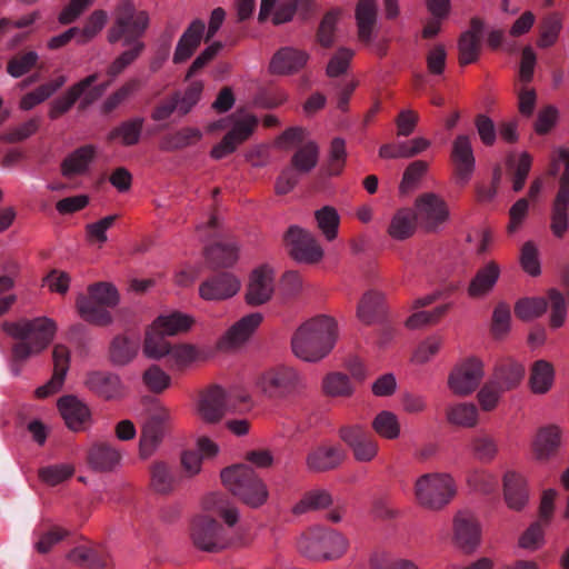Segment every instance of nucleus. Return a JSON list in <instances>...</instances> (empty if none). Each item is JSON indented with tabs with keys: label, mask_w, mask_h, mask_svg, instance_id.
I'll use <instances>...</instances> for the list:
<instances>
[{
	"label": "nucleus",
	"mask_w": 569,
	"mask_h": 569,
	"mask_svg": "<svg viewBox=\"0 0 569 569\" xmlns=\"http://www.w3.org/2000/svg\"><path fill=\"white\" fill-rule=\"evenodd\" d=\"M337 339L338 323L335 318L318 315L297 329L291 339V348L297 358L317 362L330 353Z\"/></svg>",
	"instance_id": "f257e3e1"
},
{
	"label": "nucleus",
	"mask_w": 569,
	"mask_h": 569,
	"mask_svg": "<svg viewBox=\"0 0 569 569\" xmlns=\"http://www.w3.org/2000/svg\"><path fill=\"white\" fill-rule=\"evenodd\" d=\"M1 327L8 336L18 340L12 348V353L20 361L44 351L52 342L58 329L56 321L44 316L6 321Z\"/></svg>",
	"instance_id": "f03ea898"
},
{
	"label": "nucleus",
	"mask_w": 569,
	"mask_h": 569,
	"mask_svg": "<svg viewBox=\"0 0 569 569\" xmlns=\"http://www.w3.org/2000/svg\"><path fill=\"white\" fill-rule=\"evenodd\" d=\"M220 477L226 489L251 509L261 508L270 498L267 483L248 465L240 463L224 468Z\"/></svg>",
	"instance_id": "7ed1b4c3"
},
{
	"label": "nucleus",
	"mask_w": 569,
	"mask_h": 569,
	"mask_svg": "<svg viewBox=\"0 0 569 569\" xmlns=\"http://www.w3.org/2000/svg\"><path fill=\"white\" fill-rule=\"evenodd\" d=\"M297 550L303 557L326 562L341 558L348 550V539L340 532L326 527H311L296 541Z\"/></svg>",
	"instance_id": "20e7f679"
},
{
	"label": "nucleus",
	"mask_w": 569,
	"mask_h": 569,
	"mask_svg": "<svg viewBox=\"0 0 569 569\" xmlns=\"http://www.w3.org/2000/svg\"><path fill=\"white\" fill-rule=\"evenodd\" d=\"M236 396L231 390L228 391L220 386H211L198 392L192 401V415L194 418L209 426L219 423L229 410L236 408ZM240 401H246L247 397H239Z\"/></svg>",
	"instance_id": "39448f33"
},
{
	"label": "nucleus",
	"mask_w": 569,
	"mask_h": 569,
	"mask_svg": "<svg viewBox=\"0 0 569 569\" xmlns=\"http://www.w3.org/2000/svg\"><path fill=\"white\" fill-rule=\"evenodd\" d=\"M149 26V16L146 11H137L130 0H122L114 10L113 24L108 30V41L116 43L120 40L123 46L136 47Z\"/></svg>",
	"instance_id": "423d86ee"
},
{
	"label": "nucleus",
	"mask_w": 569,
	"mask_h": 569,
	"mask_svg": "<svg viewBox=\"0 0 569 569\" xmlns=\"http://www.w3.org/2000/svg\"><path fill=\"white\" fill-rule=\"evenodd\" d=\"M456 495V486L448 473H426L415 482V497L423 508L439 510Z\"/></svg>",
	"instance_id": "0eeeda50"
},
{
	"label": "nucleus",
	"mask_w": 569,
	"mask_h": 569,
	"mask_svg": "<svg viewBox=\"0 0 569 569\" xmlns=\"http://www.w3.org/2000/svg\"><path fill=\"white\" fill-rule=\"evenodd\" d=\"M565 162V170L560 177V188L556 196L551 212V231L555 237L562 238L568 230L569 207V149L558 148L553 151L549 173L556 176L559 171V162Z\"/></svg>",
	"instance_id": "6e6552de"
},
{
	"label": "nucleus",
	"mask_w": 569,
	"mask_h": 569,
	"mask_svg": "<svg viewBox=\"0 0 569 569\" xmlns=\"http://www.w3.org/2000/svg\"><path fill=\"white\" fill-rule=\"evenodd\" d=\"M486 376L483 361L469 356L458 360L447 377V387L453 396H471L481 385Z\"/></svg>",
	"instance_id": "1a4fd4ad"
},
{
	"label": "nucleus",
	"mask_w": 569,
	"mask_h": 569,
	"mask_svg": "<svg viewBox=\"0 0 569 569\" xmlns=\"http://www.w3.org/2000/svg\"><path fill=\"white\" fill-rule=\"evenodd\" d=\"M256 387L270 398H282L305 388L298 371L288 366H274L263 370L256 379Z\"/></svg>",
	"instance_id": "9d476101"
},
{
	"label": "nucleus",
	"mask_w": 569,
	"mask_h": 569,
	"mask_svg": "<svg viewBox=\"0 0 569 569\" xmlns=\"http://www.w3.org/2000/svg\"><path fill=\"white\" fill-rule=\"evenodd\" d=\"M190 539L197 549L207 552H218L231 545L223 527L209 515H199L192 519Z\"/></svg>",
	"instance_id": "9b49d317"
},
{
	"label": "nucleus",
	"mask_w": 569,
	"mask_h": 569,
	"mask_svg": "<svg viewBox=\"0 0 569 569\" xmlns=\"http://www.w3.org/2000/svg\"><path fill=\"white\" fill-rule=\"evenodd\" d=\"M415 213L429 232L440 230L449 220V208L440 196L433 192L420 194L415 201Z\"/></svg>",
	"instance_id": "f8f14e48"
},
{
	"label": "nucleus",
	"mask_w": 569,
	"mask_h": 569,
	"mask_svg": "<svg viewBox=\"0 0 569 569\" xmlns=\"http://www.w3.org/2000/svg\"><path fill=\"white\" fill-rule=\"evenodd\" d=\"M287 243L291 257L300 263H316L323 257V250L313 234L298 226L288 229Z\"/></svg>",
	"instance_id": "ddd939ff"
},
{
	"label": "nucleus",
	"mask_w": 569,
	"mask_h": 569,
	"mask_svg": "<svg viewBox=\"0 0 569 569\" xmlns=\"http://www.w3.org/2000/svg\"><path fill=\"white\" fill-rule=\"evenodd\" d=\"M357 34L360 42L371 46L375 53L383 56V44H373L377 36V6L375 0H359L356 8Z\"/></svg>",
	"instance_id": "4468645a"
},
{
	"label": "nucleus",
	"mask_w": 569,
	"mask_h": 569,
	"mask_svg": "<svg viewBox=\"0 0 569 569\" xmlns=\"http://www.w3.org/2000/svg\"><path fill=\"white\" fill-rule=\"evenodd\" d=\"M260 312L246 315L233 323L219 339L218 347L221 350H236L249 341L262 322Z\"/></svg>",
	"instance_id": "2eb2a0df"
},
{
	"label": "nucleus",
	"mask_w": 569,
	"mask_h": 569,
	"mask_svg": "<svg viewBox=\"0 0 569 569\" xmlns=\"http://www.w3.org/2000/svg\"><path fill=\"white\" fill-rule=\"evenodd\" d=\"M257 123V118L250 113L240 116L236 120L233 128L223 137L221 142L212 148L211 157L219 160L232 153L238 144L251 136Z\"/></svg>",
	"instance_id": "dca6fc26"
},
{
	"label": "nucleus",
	"mask_w": 569,
	"mask_h": 569,
	"mask_svg": "<svg viewBox=\"0 0 569 569\" xmlns=\"http://www.w3.org/2000/svg\"><path fill=\"white\" fill-rule=\"evenodd\" d=\"M451 160L455 164L457 183L465 186L471 179L475 170V157L470 138L458 136L452 142Z\"/></svg>",
	"instance_id": "f3484780"
},
{
	"label": "nucleus",
	"mask_w": 569,
	"mask_h": 569,
	"mask_svg": "<svg viewBox=\"0 0 569 569\" xmlns=\"http://www.w3.org/2000/svg\"><path fill=\"white\" fill-rule=\"evenodd\" d=\"M58 410L66 426L72 431L84 430L91 422V411L87 403L73 395L59 398Z\"/></svg>",
	"instance_id": "a211bd4d"
},
{
	"label": "nucleus",
	"mask_w": 569,
	"mask_h": 569,
	"mask_svg": "<svg viewBox=\"0 0 569 569\" xmlns=\"http://www.w3.org/2000/svg\"><path fill=\"white\" fill-rule=\"evenodd\" d=\"M274 291V272L268 266H261L251 273L246 300L251 306H260L270 300Z\"/></svg>",
	"instance_id": "6ab92c4d"
},
{
	"label": "nucleus",
	"mask_w": 569,
	"mask_h": 569,
	"mask_svg": "<svg viewBox=\"0 0 569 569\" xmlns=\"http://www.w3.org/2000/svg\"><path fill=\"white\" fill-rule=\"evenodd\" d=\"M456 543L466 552L475 551L481 541V526L469 512H459L453 520Z\"/></svg>",
	"instance_id": "aec40b11"
},
{
	"label": "nucleus",
	"mask_w": 569,
	"mask_h": 569,
	"mask_svg": "<svg viewBox=\"0 0 569 569\" xmlns=\"http://www.w3.org/2000/svg\"><path fill=\"white\" fill-rule=\"evenodd\" d=\"M345 459V452L338 445H320L306 456V467L311 472H326L336 469Z\"/></svg>",
	"instance_id": "412c9836"
},
{
	"label": "nucleus",
	"mask_w": 569,
	"mask_h": 569,
	"mask_svg": "<svg viewBox=\"0 0 569 569\" xmlns=\"http://www.w3.org/2000/svg\"><path fill=\"white\" fill-rule=\"evenodd\" d=\"M53 375L51 379L43 386L36 389L38 398H46L58 392L64 382L66 375L70 365V350L64 345H56L52 351Z\"/></svg>",
	"instance_id": "4be33fe9"
},
{
	"label": "nucleus",
	"mask_w": 569,
	"mask_h": 569,
	"mask_svg": "<svg viewBox=\"0 0 569 569\" xmlns=\"http://www.w3.org/2000/svg\"><path fill=\"white\" fill-rule=\"evenodd\" d=\"M503 498L509 509L522 510L529 501L528 482L523 475L509 470L502 478Z\"/></svg>",
	"instance_id": "5701e85b"
},
{
	"label": "nucleus",
	"mask_w": 569,
	"mask_h": 569,
	"mask_svg": "<svg viewBox=\"0 0 569 569\" xmlns=\"http://www.w3.org/2000/svg\"><path fill=\"white\" fill-rule=\"evenodd\" d=\"M239 290L240 281L233 274L224 272L202 282L199 295L204 300H223L233 297Z\"/></svg>",
	"instance_id": "b1692460"
},
{
	"label": "nucleus",
	"mask_w": 569,
	"mask_h": 569,
	"mask_svg": "<svg viewBox=\"0 0 569 569\" xmlns=\"http://www.w3.org/2000/svg\"><path fill=\"white\" fill-rule=\"evenodd\" d=\"M309 59V54L300 49L284 47L278 50L271 58L269 69L274 74H291L302 69Z\"/></svg>",
	"instance_id": "393cba45"
},
{
	"label": "nucleus",
	"mask_w": 569,
	"mask_h": 569,
	"mask_svg": "<svg viewBox=\"0 0 569 569\" xmlns=\"http://www.w3.org/2000/svg\"><path fill=\"white\" fill-rule=\"evenodd\" d=\"M449 425L463 429H472L479 423V409L473 402L457 401L449 403L445 410Z\"/></svg>",
	"instance_id": "a878e982"
},
{
	"label": "nucleus",
	"mask_w": 569,
	"mask_h": 569,
	"mask_svg": "<svg viewBox=\"0 0 569 569\" xmlns=\"http://www.w3.org/2000/svg\"><path fill=\"white\" fill-rule=\"evenodd\" d=\"M500 277V267L495 261L487 262L480 268L468 287V295L471 298H482L487 296L496 286Z\"/></svg>",
	"instance_id": "bb28decb"
},
{
	"label": "nucleus",
	"mask_w": 569,
	"mask_h": 569,
	"mask_svg": "<svg viewBox=\"0 0 569 569\" xmlns=\"http://www.w3.org/2000/svg\"><path fill=\"white\" fill-rule=\"evenodd\" d=\"M204 31V23L201 20H194L183 32L178 41L173 53V62L181 63L187 61L199 47Z\"/></svg>",
	"instance_id": "cd10ccee"
},
{
	"label": "nucleus",
	"mask_w": 569,
	"mask_h": 569,
	"mask_svg": "<svg viewBox=\"0 0 569 569\" xmlns=\"http://www.w3.org/2000/svg\"><path fill=\"white\" fill-rule=\"evenodd\" d=\"M467 449L470 456L481 463H491L499 453L497 439L485 432L471 436Z\"/></svg>",
	"instance_id": "c85d7f7f"
},
{
	"label": "nucleus",
	"mask_w": 569,
	"mask_h": 569,
	"mask_svg": "<svg viewBox=\"0 0 569 569\" xmlns=\"http://www.w3.org/2000/svg\"><path fill=\"white\" fill-rule=\"evenodd\" d=\"M417 214L410 208L397 210L390 219L387 233L397 241H405L413 236L417 226Z\"/></svg>",
	"instance_id": "c756f323"
},
{
	"label": "nucleus",
	"mask_w": 569,
	"mask_h": 569,
	"mask_svg": "<svg viewBox=\"0 0 569 569\" xmlns=\"http://www.w3.org/2000/svg\"><path fill=\"white\" fill-rule=\"evenodd\" d=\"M86 386L106 399H113L122 393V385L116 375L92 371L86 379Z\"/></svg>",
	"instance_id": "7c9ffc66"
},
{
	"label": "nucleus",
	"mask_w": 569,
	"mask_h": 569,
	"mask_svg": "<svg viewBox=\"0 0 569 569\" xmlns=\"http://www.w3.org/2000/svg\"><path fill=\"white\" fill-rule=\"evenodd\" d=\"M385 296L380 291L369 290L361 297L357 307V317L365 325L376 322L385 315Z\"/></svg>",
	"instance_id": "2f4dec72"
},
{
	"label": "nucleus",
	"mask_w": 569,
	"mask_h": 569,
	"mask_svg": "<svg viewBox=\"0 0 569 569\" xmlns=\"http://www.w3.org/2000/svg\"><path fill=\"white\" fill-rule=\"evenodd\" d=\"M555 368L551 362L540 359L532 363L529 375V387L535 395H546L555 382Z\"/></svg>",
	"instance_id": "473e14b6"
},
{
	"label": "nucleus",
	"mask_w": 569,
	"mask_h": 569,
	"mask_svg": "<svg viewBox=\"0 0 569 569\" xmlns=\"http://www.w3.org/2000/svg\"><path fill=\"white\" fill-rule=\"evenodd\" d=\"M151 325L152 330H158L166 336H176L189 331L194 325V318L191 315L176 311L157 317Z\"/></svg>",
	"instance_id": "72a5a7b5"
},
{
	"label": "nucleus",
	"mask_w": 569,
	"mask_h": 569,
	"mask_svg": "<svg viewBox=\"0 0 569 569\" xmlns=\"http://www.w3.org/2000/svg\"><path fill=\"white\" fill-rule=\"evenodd\" d=\"M203 508L220 517L228 527H233L240 518L239 508L220 493H210L203 499Z\"/></svg>",
	"instance_id": "f704fd0d"
},
{
	"label": "nucleus",
	"mask_w": 569,
	"mask_h": 569,
	"mask_svg": "<svg viewBox=\"0 0 569 569\" xmlns=\"http://www.w3.org/2000/svg\"><path fill=\"white\" fill-rule=\"evenodd\" d=\"M525 372L522 363L512 359H505L495 367L491 378L498 381L506 391H509L521 383Z\"/></svg>",
	"instance_id": "c9c22d12"
},
{
	"label": "nucleus",
	"mask_w": 569,
	"mask_h": 569,
	"mask_svg": "<svg viewBox=\"0 0 569 569\" xmlns=\"http://www.w3.org/2000/svg\"><path fill=\"white\" fill-rule=\"evenodd\" d=\"M76 308L79 316L91 325L108 326L112 322V317L107 308L98 305L89 293L77 297Z\"/></svg>",
	"instance_id": "e433bc0d"
},
{
	"label": "nucleus",
	"mask_w": 569,
	"mask_h": 569,
	"mask_svg": "<svg viewBox=\"0 0 569 569\" xmlns=\"http://www.w3.org/2000/svg\"><path fill=\"white\" fill-rule=\"evenodd\" d=\"M88 460L94 470L110 471L120 465L121 452L108 443H96L89 451Z\"/></svg>",
	"instance_id": "4c0bfd02"
},
{
	"label": "nucleus",
	"mask_w": 569,
	"mask_h": 569,
	"mask_svg": "<svg viewBox=\"0 0 569 569\" xmlns=\"http://www.w3.org/2000/svg\"><path fill=\"white\" fill-rule=\"evenodd\" d=\"M332 503L330 492L322 488H316L307 491L292 506L291 512L295 516H301L308 512L318 511L328 508Z\"/></svg>",
	"instance_id": "58836bf2"
},
{
	"label": "nucleus",
	"mask_w": 569,
	"mask_h": 569,
	"mask_svg": "<svg viewBox=\"0 0 569 569\" xmlns=\"http://www.w3.org/2000/svg\"><path fill=\"white\" fill-rule=\"evenodd\" d=\"M139 347V337L118 336L111 342L110 358L116 365H127L136 357Z\"/></svg>",
	"instance_id": "ea45409f"
},
{
	"label": "nucleus",
	"mask_w": 569,
	"mask_h": 569,
	"mask_svg": "<svg viewBox=\"0 0 569 569\" xmlns=\"http://www.w3.org/2000/svg\"><path fill=\"white\" fill-rule=\"evenodd\" d=\"M96 154L91 144L83 146L70 153L62 162V173L66 177L83 173Z\"/></svg>",
	"instance_id": "a19ab883"
},
{
	"label": "nucleus",
	"mask_w": 569,
	"mask_h": 569,
	"mask_svg": "<svg viewBox=\"0 0 569 569\" xmlns=\"http://www.w3.org/2000/svg\"><path fill=\"white\" fill-rule=\"evenodd\" d=\"M92 79V77H86L84 79L71 86L64 92V94L54 99L50 106L49 118L54 120L67 113L72 108L74 102L80 98L82 88Z\"/></svg>",
	"instance_id": "79ce46f5"
},
{
	"label": "nucleus",
	"mask_w": 569,
	"mask_h": 569,
	"mask_svg": "<svg viewBox=\"0 0 569 569\" xmlns=\"http://www.w3.org/2000/svg\"><path fill=\"white\" fill-rule=\"evenodd\" d=\"M562 432L557 426L542 428L533 442L537 458L546 459L551 456L561 443Z\"/></svg>",
	"instance_id": "37998d69"
},
{
	"label": "nucleus",
	"mask_w": 569,
	"mask_h": 569,
	"mask_svg": "<svg viewBox=\"0 0 569 569\" xmlns=\"http://www.w3.org/2000/svg\"><path fill=\"white\" fill-rule=\"evenodd\" d=\"M202 138V133L197 128H182L179 131L164 136L159 143L163 151H173L196 144Z\"/></svg>",
	"instance_id": "c03bdc74"
},
{
	"label": "nucleus",
	"mask_w": 569,
	"mask_h": 569,
	"mask_svg": "<svg viewBox=\"0 0 569 569\" xmlns=\"http://www.w3.org/2000/svg\"><path fill=\"white\" fill-rule=\"evenodd\" d=\"M67 82L66 76H59L51 80L50 82H47L44 84H41L40 87L36 88L33 91L24 94L20 100V108L22 110H31L37 104L46 101L48 98H50L56 91H58L64 83Z\"/></svg>",
	"instance_id": "a18cd8bd"
},
{
	"label": "nucleus",
	"mask_w": 569,
	"mask_h": 569,
	"mask_svg": "<svg viewBox=\"0 0 569 569\" xmlns=\"http://www.w3.org/2000/svg\"><path fill=\"white\" fill-rule=\"evenodd\" d=\"M150 481L152 488L160 493H168L173 490L177 476L171 466L163 461H156L150 468Z\"/></svg>",
	"instance_id": "49530a36"
},
{
	"label": "nucleus",
	"mask_w": 569,
	"mask_h": 569,
	"mask_svg": "<svg viewBox=\"0 0 569 569\" xmlns=\"http://www.w3.org/2000/svg\"><path fill=\"white\" fill-rule=\"evenodd\" d=\"M373 431L382 439L395 440L401 435V425L398 416L389 410L380 411L372 420Z\"/></svg>",
	"instance_id": "de8ad7c7"
},
{
	"label": "nucleus",
	"mask_w": 569,
	"mask_h": 569,
	"mask_svg": "<svg viewBox=\"0 0 569 569\" xmlns=\"http://www.w3.org/2000/svg\"><path fill=\"white\" fill-rule=\"evenodd\" d=\"M208 261L212 267H229L238 259V248L234 242H219L206 251Z\"/></svg>",
	"instance_id": "09e8293b"
},
{
	"label": "nucleus",
	"mask_w": 569,
	"mask_h": 569,
	"mask_svg": "<svg viewBox=\"0 0 569 569\" xmlns=\"http://www.w3.org/2000/svg\"><path fill=\"white\" fill-rule=\"evenodd\" d=\"M166 337L160 331L152 330V325H150L146 332L143 355L153 360L169 356L171 345L166 340Z\"/></svg>",
	"instance_id": "8fccbe9b"
},
{
	"label": "nucleus",
	"mask_w": 569,
	"mask_h": 569,
	"mask_svg": "<svg viewBox=\"0 0 569 569\" xmlns=\"http://www.w3.org/2000/svg\"><path fill=\"white\" fill-rule=\"evenodd\" d=\"M172 366L176 369H186L192 366L194 362L203 358L202 352L190 343H180L171 346L169 356Z\"/></svg>",
	"instance_id": "3c124183"
},
{
	"label": "nucleus",
	"mask_w": 569,
	"mask_h": 569,
	"mask_svg": "<svg viewBox=\"0 0 569 569\" xmlns=\"http://www.w3.org/2000/svg\"><path fill=\"white\" fill-rule=\"evenodd\" d=\"M466 481L471 490L483 495L493 492L498 486L497 476L492 471L482 468L470 470L467 473Z\"/></svg>",
	"instance_id": "603ef678"
},
{
	"label": "nucleus",
	"mask_w": 569,
	"mask_h": 569,
	"mask_svg": "<svg viewBox=\"0 0 569 569\" xmlns=\"http://www.w3.org/2000/svg\"><path fill=\"white\" fill-rule=\"evenodd\" d=\"M322 389L330 397H351L355 392L349 377L341 372L328 373L322 380Z\"/></svg>",
	"instance_id": "864d4df0"
},
{
	"label": "nucleus",
	"mask_w": 569,
	"mask_h": 569,
	"mask_svg": "<svg viewBox=\"0 0 569 569\" xmlns=\"http://www.w3.org/2000/svg\"><path fill=\"white\" fill-rule=\"evenodd\" d=\"M143 127L142 118H133L122 122L120 126L114 128L108 136L109 140L120 139L124 146L137 144L140 140L141 131Z\"/></svg>",
	"instance_id": "5fc2aeb1"
},
{
	"label": "nucleus",
	"mask_w": 569,
	"mask_h": 569,
	"mask_svg": "<svg viewBox=\"0 0 569 569\" xmlns=\"http://www.w3.org/2000/svg\"><path fill=\"white\" fill-rule=\"evenodd\" d=\"M319 149L316 142L308 141L292 156L291 164L300 173L310 172L318 163Z\"/></svg>",
	"instance_id": "6e6d98bb"
},
{
	"label": "nucleus",
	"mask_w": 569,
	"mask_h": 569,
	"mask_svg": "<svg viewBox=\"0 0 569 569\" xmlns=\"http://www.w3.org/2000/svg\"><path fill=\"white\" fill-rule=\"evenodd\" d=\"M548 301L545 297L522 298L515 306L516 316L523 321H532L546 313Z\"/></svg>",
	"instance_id": "4d7b16f0"
},
{
	"label": "nucleus",
	"mask_w": 569,
	"mask_h": 569,
	"mask_svg": "<svg viewBox=\"0 0 569 569\" xmlns=\"http://www.w3.org/2000/svg\"><path fill=\"white\" fill-rule=\"evenodd\" d=\"M315 219L321 233L328 241H332L338 236L340 217L338 211L330 206H325L315 212Z\"/></svg>",
	"instance_id": "13d9d810"
},
{
	"label": "nucleus",
	"mask_w": 569,
	"mask_h": 569,
	"mask_svg": "<svg viewBox=\"0 0 569 569\" xmlns=\"http://www.w3.org/2000/svg\"><path fill=\"white\" fill-rule=\"evenodd\" d=\"M167 431L160 427L146 423L139 441L140 457L143 459L150 458L160 447Z\"/></svg>",
	"instance_id": "bf43d9fd"
},
{
	"label": "nucleus",
	"mask_w": 569,
	"mask_h": 569,
	"mask_svg": "<svg viewBox=\"0 0 569 569\" xmlns=\"http://www.w3.org/2000/svg\"><path fill=\"white\" fill-rule=\"evenodd\" d=\"M562 29L561 18L558 14H550L546 17L539 28V37L537 46L540 49H547L555 46L558 41L560 31Z\"/></svg>",
	"instance_id": "052dcab7"
},
{
	"label": "nucleus",
	"mask_w": 569,
	"mask_h": 569,
	"mask_svg": "<svg viewBox=\"0 0 569 569\" xmlns=\"http://www.w3.org/2000/svg\"><path fill=\"white\" fill-rule=\"evenodd\" d=\"M141 379L144 388L157 395L164 392L171 386V377L157 365L147 368Z\"/></svg>",
	"instance_id": "680f3d73"
},
{
	"label": "nucleus",
	"mask_w": 569,
	"mask_h": 569,
	"mask_svg": "<svg viewBox=\"0 0 569 569\" xmlns=\"http://www.w3.org/2000/svg\"><path fill=\"white\" fill-rule=\"evenodd\" d=\"M108 20L107 12L103 10L93 11L86 21L83 28H78L77 43L84 44L91 41L104 28Z\"/></svg>",
	"instance_id": "e2e57ef3"
},
{
	"label": "nucleus",
	"mask_w": 569,
	"mask_h": 569,
	"mask_svg": "<svg viewBox=\"0 0 569 569\" xmlns=\"http://www.w3.org/2000/svg\"><path fill=\"white\" fill-rule=\"evenodd\" d=\"M118 216L110 214L86 226V239L90 244L101 248L108 241V230L113 226Z\"/></svg>",
	"instance_id": "0e129e2a"
},
{
	"label": "nucleus",
	"mask_w": 569,
	"mask_h": 569,
	"mask_svg": "<svg viewBox=\"0 0 569 569\" xmlns=\"http://www.w3.org/2000/svg\"><path fill=\"white\" fill-rule=\"evenodd\" d=\"M341 16L342 10L335 8L322 18L318 30V40L322 47L329 48L335 43L336 29Z\"/></svg>",
	"instance_id": "69168bd1"
},
{
	"label": "nucleus",
	"mask_w": 569,
	"mask_h": 569,
	"mask_svg": "<svg viewBox=\"0 0 569 569\" xmlns=\"http://www.w3.org/2000/svg\"><path fill=\"white\" fill-rule=\"evenodd\" d=\"M506 390L492 378L489 379L478 391L477 399L483 411L495 410Z\"/></svg>",
	"instance_id": "338daca9"
},
{
	"label": "nucleus",
	"mask_w": 569,
	"mask_h": 569,
	"mask_svg": "<svg viewBox=\"0 0 569 569\" xmlns=\"http://www.w3.org/2000/svg\"><path fill=\"white\" fill-rule=\"evenodd\" d=\"M88 293L98 305L104 308H112L119 303V293L116 287L108 282L89 286Z\"/></svg>",
	"instance_id": "774afa93"
}]
</instances>
